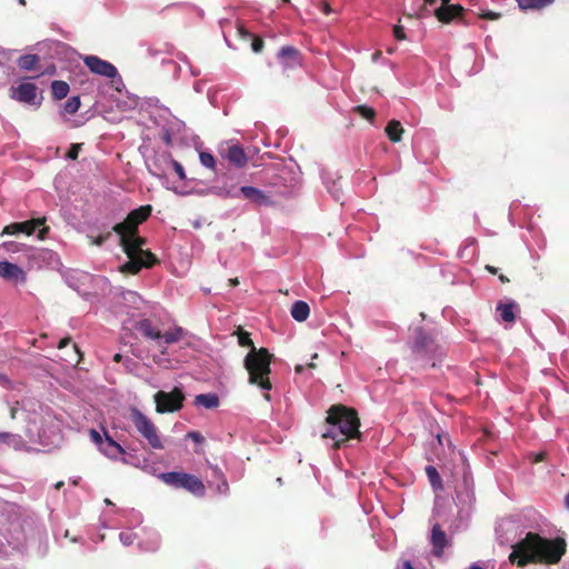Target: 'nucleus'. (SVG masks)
<instances>
[{
	"instance_id": "nucleus-1",
	"label": "nucleus",
	"mask_w": 569,
	"mask_h": 569,
	"mask_svg": "<svg viewBox=\"0 0 569 569\" xmlns=\"http://www.w3.org/2000/svg\"><path fill=\"white\" fill-rule=\"evenodd\" d=\"M567 551L566 540L561 537L548 539L529 531L512 545L508 560L511 565L523 568L531 563L557 565Z\"/></svg>"
},
{
	"instance_id": "nucleus-2",
	"label": "nucleus",
	"mask_w": 569,
	"mask_h": 569,
	"mask_svg": "<svg viewBox=\"0 0 569 569\" xmlns=\"http://www.w3.org/2000/svg\"><path fill=\"white\" fill-rule=\"evenodd\" d=\"M327 429L321 433L323 439H332V448L340 449L350 439H361L360 419L356 409L338 403L327 411Z\"/></svg>"
},
{
	"instance_id": "nucleus-3",
	"label": "nucleus",
	"mask_w": 569,
	"mask_h": 569,
	"mask_svg": "<svg viewBox=\"0 0 569 569\" xmlns=\"http://www.w3.org/2000/svg\"><path fill=\"white\" fill-rule=\"evenodd\" d=\"M119 236V244L128 257V261L120 267L122 273L137 274L142 268H151L159 263L158 258L149 250H143L130 240L133 234L116 232Z\"/></svg>"
},
{
	"instance_id": "nucleus-4",
	"label": "nucleus",
	"mask_w": 569,
	"mask_h": 569,
	"mask_svg": "<svg viewBox=\"0 0 569 569\" xmlns=\"http://www.w3.org/2000/svg\"><path fill=\"white\" fill-rule=\"evenodd\" d=\"M272 357L266 348L256 349V347H252V350L247 353L244 368L249 373V382L251 385H257L263 390L272 388L269 379Z\"/></svg>"
},
{
	"instance_id": "nucleus-5",
	"label": "nucleus",
	"mask_w": 569,
	"mask_h": 569,
	"mask_svg": "<svg viewBox=\"0 0 569 569\" xmlns=\"http://www.w3.org/2000/svg\"><path fill=\"white\" fill-rule=\"evenodd\" d=\"M411 352L412 360L420 367H436L443 357L442 348L421 328L416 330Z\"/></svg>"
},
{
	"instance_id": "nucleus-6",
	"label": "nucleus",
	"mask_w": 569,
	"mask_h": 569,
	"mask_svg": "<svg viewBox=\"0 0 569 569\" xmlns=\"http://www.w3.org/2000/svg\"><path fill=\"white\" fill-rule=\"evenodd\" d=\"M130 420L152 449L162 450L164 448L158 427L138 408L130 409Z\"/></svg>"
},
{
	"instance_id": "nucleus-7",
	"label": "nucleus",
	"mask_w": 569,
	"mask_h": 569,
	"mask_svg": "<svg viewBox=\"0 0 569 569\" xmlns=\"http://www.w3.org/2000/svg\"><path fill=\"white\" fill-rule=\"evenodd\" d=\"M159 478L167 486H170L176 489H186L190 493L198 497H202L206 492V487L203 482L198 477L190 473L170 471L160 473Z\"/></svg>"
},
{
	"instance_id": "nucleus-8",
	"label": "nucleus",
	"mask_w": 569,
	"mask_h": 569,
	"mask_svg": "<svg viewBox=\"0 0 569 569\" xmlns=\"http://www.w3.org/2000/svg\"><path fill=\"white\" fill-rule=\"evenodd\" d=\"M451 0H425L427 10H432L440 22L449 23L462 19L465 9L460 4H451Z\"/></svg>"
},
{
	"instance_id": "nucleus-9",
	"label": "nucleus",
	"mask_w": 569,
	"mask_h": 569,
	"mask_svg": "<svg viewBox=\"0 0 569 569\" xmlns=\"http://www.w3.org/2000/svg\"><path fill=\"white\" fill-rule=\"evenodd\" d=\"M151 212L152 207L150 204L140 206L130 211L122 222L116 223L111 231L134 234V232L139 230V226L151 216Z\"/></svg>"
},
{
	"instance_id": "nucleus-10",
	"label": "nucleus",
	"mask_w": 569,
	"mask_h": 569,
	"mask_svg": "<svg viewBox=\"0 0 569 569\" xmlns=\"http://www.w3.org/2000/svg\"><path fill=\"white\" fill-rule=\"evenodd\" d=\"M183 400L184 396L178 388L170 392L158 391L154 395L156 410L159 413L178 411L182 408Z\"/></svg>"
},
{
	"instance_id": "nucleus-11",
	"label": "nucleus",
	"mask_w": 569,
	"mask_h": 569,
	"mask_svg": "<svg viewBox=\"0 0 569 569\" xmlns=\"http://www.w3.org/2000/svg\"><path fill=\"white\" fill-rule=\"evenodd\" d=\"M83 63L92 73L103 76L109 79H113L118 76V70L112 63L107 60H102L97 56H86L83 58Z\"/></svg>"
},
{
	"instance_id": "nucleus-12",
	"label": "nucleus",
	"mask_w": 569,
	"mask_h": 569,
	"mask_svg": "<svg viewBox=\"0 0 569 569\" xmlns=\"http://www.w3.org/2000/svg\"><path fill=\"white\" fill-rule=\"evenodd\" d=\"M278 59L284 72L300 68L302 66L301 52L291 46L282 47L278 52Z\"/></svg>"
},
{
	"instance_id": "nucleus-13",
	"label": "nucleus",
	"mask_w": 569,
	"mask_h": 569,
	"mask_svg": "<svg viewBox=\"0 0 569 569\" xmlns=\"http://www.w3.org/2000/svg\"><path fill=\"white\" fill-rule=\"evenodd\" d=\"M38 88L34 83L23 82L20 83L17 88L12 89L11 98L31 106H39L40 102L37 101Z\"/></svg>"
},
{
	"instance_id": "nucleus-14",
	"label": "nucleus",
	"mask_w": 569,
	"mask_h": 569,
	"mask_svg": "<svg viewBox=\"0 0 569 569\" xmlns=\"http://www.w3.org/2000/svg\"><path fill=\"white\" fill-rule=\"evenodd\" d=\"M0 277L12 283H24L27 281L26 271L18 264L7 260L0 261Z\"/></svg>"
},
{
	"instance_id": "nucleus-15",
	"label": "nucleus",
	"mask_w": 569,
	"mask_h": 569,
	"mask_svg": "<svg viewBox=\"0 0 569 569\" xmlns=\"http://www.w3.org/2000/svg\"><path fill=\"white\" fill-rule=\"evenodd\" d=\"M44 218H37L23 222H13L4 227L2 234L13 236L24 233L27 236H31L38 227L44 223Z\"/></svg>"
},
{
	"instance_id": "nucleus-16",
	"label": "nucleus",
	"mask_w": 569,
	"mask_h": 569,
	"mask_svg": "<svg viewBox=\"0 0 569 569\" xmlns=\"http://www.w3.org/2000/svg\"><path fill=\"white\" fill-rule=\"evenodd\" d=\"M430 542L432 545V552L436 557L443 555L445 548L448 546L446 532L439 523H435L431 529Z\"/></svg>"
},
{
	"instance_id": "nucleus-17",
	"label": "nucleus",
	"mask_w": 569,
	"mask_h": 569,
	"mask_svg": "<svg viewBox=\"0 0 569 569\" xmlns=\"http://www.w3.org/2000/svg\"><path fill=\"white\" fill-rule=\"evenodd\" d=\"M239 191L243 198L258 206H271L273 203L268 194L256 187L243 186L239 189Z\"/></svg>"
},
{
	"instance_id": "nucleus-18",
	"label": "nucleus",
	"mask_w": 569,
	"mask_h": 569,
	"mask_svg": "<svg viewBox=\"0 0 569 569\" xmlns=\"http://www.w3.org/2000/svg\"><path fill=\"white\" fill-rule=\"evenodd\" d=\"M134 328L147 339L156 340L159 343L162 340V332L158 328L153 327L149 319L138 321Z\"/></svg>"
},
{
	"instance_id": "nucleus-19",
	"label": "nucleus",
	"mask_w": 569,
	"mask_h": 569,
	"mask_svg": "<svg viewBox=\"0 0 569 569\" xmlns=\"http://www.w3.org/2000/svg\"><path fill=\"white\" fill-rule=\"evenodd\" d=\"M104 440L101 443L99 450L110 459H117L119 456L124 453V449L114 441L108 432H104Z\"/></svg>"
},
{
	"instance_id": "nucleus-20",
	"label": "nucleus",
	"mask_w": 569,
	"mask_h": 569,
	"mask_svg": "<svg viewBox=\"0 0 569 569\" xmlns=\"http://www.w3.org/2000/svg\"><path fill=\"white\" fill-rule=\"evenodd\" d=\"M224 157L238 168L247 164L248 158L239 144H232L226 150Z\"/></svg>"
},
{
	"instance_id": "nucleus-21",
	"label": "nucleus",
	"mask_w": 569,
	"mask_h": 569,
	"mask_svg": "<svg viewBox=\"0 0 569 569\" xmlns=\"http://www.w3.org/2000/svg\"><path fill=\"white\" fill-rule=\"evenodd\" d=\"M517 308L518 305L515 301L507 303L499 302L497 305V311L500 313V318L505 322H513L516 320L515 309Z\"/></svg>"
},
{
	"instance_id": "nucleus-22",
	"label": "nucleus",
	"mask_w": 569,
	"mask_h": 569,
	"mask_svg": "<svg viewBox=\"0 0 569 569\" xmlns=\"http://www.w3.org/2000/svg\"><path fill=\"white\" fill-rule=\"evenodd\" d=\"M290 313L296 321L302 322L308 319L310 308L307 302L299 300L292 305Z\"/></svg>"
},
{
	"instance_id": "nucleus-23",
	"label": "nucleus",
	"mask_w": 569,
	"mask_h": 569,
	"mask_svg": "<svg viewBox=\"0 0 569 569\" xmlns=\"http://www.w3.org/2000/svg\"><path fill=\"white\" fill-rule=\"evenodd\" d=\"M403 128L400 121L391 120L386 127V134L392 142H399L402 138Z\"/></svg>"
},
{
	"instance_id": "nucleus-24",
	"label": "nucleus",
	"mask_w": 569,
	"mask_h": 569,
	"mask_svg": "<svg viewBox=\"0 0 569 569\" xmlns=\"http://www.w3.org/2000/svg\"><path fill=\"white\" fill-rule=\"evenodd\" d=\"M194 403L207 409H213L219 406V397L216 393H201L196 397Z\"/></svg>"
},
{
	"instance_id": "nucleus-25",
	"label": "nucleus",
	"mask_w": 569,
	"mask_h": 569,
	"mask_svg": "<svg viewBox=\"0 0 569 569\" xmlns=\"http://www.w3.org/2000/svg\"><path fill=\"white\" fill-rule=\"evenodd\" d=\"M522 10H541L555 2V0H517Z\"/></svg>"
},
{
	"instance_id": "nucleus-26",
	"label": "nucleus",
	"mask_w": 569,
	"mask_h": 569,
	"mask_svg": "<svg viewBox=\"0 0 569 569\" xmlns=\"http://www.w3.org/2000/svg\"><path fill=\"white\" fill-rule=\"evenodd\" d=\"M69 84L62 80H54L51 83V93L56 100L66 98L69 93Z\"/></svg>"
},
{
	"instance_id": "nucleus-27",
	"label": "nucleus",
	"mask_w": 569,
	"mask_h": 569,
	"mask_svg": "<svg viewBox=\"0 0 569 569\" xmlns=\"http://www.w3.org/2000/svg\"><path fill=\"white\" fill-rule=\"evenodd\" d=\"M425 471H426V475L428 477V480H429L431 487L435 490H442L443 489L442 480H441V477H440L438 470L436 469V467L429 465L426 467Z\"/></svg>"
},
{
	"instance_id": "nucleus-28",
	"label": "nucleus",
	"mask_w": 569,
	"mask_h": 569,
	"mask_svg": "<svg viewBox=\"0 0 569 569\" xmlns=\"http://www.w3.org/2000/svg\"><path fill=\"white\" fill-rule=\"evenodd\" d=\"M39 56L37 54H24L18 59V66L22 70H34L39 63Z\"/></svg>"
},
{
	"instance_id": "nucleus-29",
	"label": "nucleus",
	"mask_w": 569,
	"mask_h": 569,
	"mask_svg": "<svg viewBox=\"0 0 569 569\" xmlns=\"http://www.w3.org/2000/svg\"><path fill=\"white\" fill-rule=\"evenodd\" d=\"M183 338V329L181 327H177L172 330H169L162 333V339L164 343L170 345L180 341Z\"/></svg>"
},
{
	"instance_id": "nucleus-30",
	"label": "nucleus",
	"mask_w": 569,
	"mask_h": 569,
	"mask_svg": "<svg viewBox=\"0 0 569 569\" xmlns=\"http://www.w3.org/2000/svg\"><path fill=\"white\" fill-rule=\"evenodd\" d=\"M355 112L361 116L362 118L372 121L376 117V111L373 108L368 106H357L355 109Z\"/></svg>"
},
{
	"instance_id": "nucleus-31",
	"label": "nucleus",
	"mask_w": 569,
	"mask_h": 569,
	"mask_svg": "<svg viewBox=\"0 0 569 569\" xmlns=\"http://www.w3.org/2000/svg\"><path fill=\"white\" fill-rule=\"evenodd\" d=\"M80 108V98L78 96L71 97L64 103V111L69 114H74Z\"/></svg>"
},
{
	"instance_id": "nucleus-32",
	"label": "nucleus",
	"mask_w": 569,
	"mask_h": 569,
	"mask_svg": "<svg viewBox=\"0 0 569 569\" xmlns=\"http://www.w3.org/2000/svg\"><path fill=\"white\" fill-rule=\"evenodd\" d=\"M238 342L241 347H254L252 339L250 338V333L242 329H239L238 332Z\"/></svg>"
},
{
	"instance_id": "nucleus-33",
	"label": "nucleus",
	"mask_w": 569,
	"mask_h": 569,
	"mask_svg": "<svg viewBox=\"0 0 569 569\" xmlns=\"http://www.w3.org/2000/svg\"><path fill=\"white\" fill-rule=\"evenodd\" d=\"M200 162H201L204 167H207V168H209V169H213V168H214V166H216V159H214V157H213L211 153H209V152H201V153H200Z\"/></svg>"
},
{
	"instance_id": "nucleus-34",
	"label": "nucleus",
	"mask_w": 569,
	"mask_h": 569,
	"mask_svg": "<svg viewBox=\"0 0 569 569\" xmlns=\"http://www.w3.org/2000/svg\"><path fill=\"white\" fill-rule=\"evenodd\" d=\"M82 143H72L70 149L68 150L66 157L71 160H77L79 157V152L81 151Z\"/></svg>"
},
{
	"instance_id": "nucleus-35",
	"label": "nucleus",
	"mask_w": 569,
	"mask_h": 569,
	"mask_svg": "<svg viewBox=\"0 0 569 569\" xmlns=\"http://www.w3.org/2000/svg\"><path fill=\"white\" fill-rule=\"evenodd\" d=\"M244 40H251V49L254 52H260L263 49V38H243Z\"/></svg>"
},
{
	"instance_id": "nucleus-36",
	"label": "nucleus",
	"mask_w": 569,
	"mask_h": 569,
	"mask_svg": "<svg viewBox=\"0 0 569 569\" xmlns=\"http://www.w3.org/2000/svg\"><path fill=\"white\" fill-rule=\"evenodd\" d=\"M110 236L111 231H108L106 233L99 234L96 238H91V244L100 247L110 238Z\"/></svg>"
},
{
	"instance_id": "nucleus-37",
	"label": "nucleus",
	"mask_w": 569,
	"mask_h": 569,
	"mask_svg": "<svg viewBox=\"0 0 569 569\" xmlns=\"http://www.w3.org/2000/svg\"><path fill=\"white\" fill-rule=\"evenodd\" d=\"M171 163H172V167H173V170L174 172L177 173V176L179 177L180 180H184L186 179V172H184V169L182 167V164L180 162H178L177 160H171Z\"/></svg>"
},
{
	"instance_id": "nucleus-38",
	"label": "nucleus",
	"mask_w": 569,
	"mask_h": 569,
	"mask_svg": "<svg viewBox=\"0 0 569 569\" xmlns=\"http://www.w3.org/2000/svg\"><path fill=\"white\" fill-rule=\"evenodd\" d=\"M129 238L136 244V247H140L141 249H143V246L147 243L146 238H143L139 234V230H137L134 232V236L129 237Z\"/></svg>"
},
{
	"instance_id": "nucleus-39",
	"label": "nucleus",
	"mask_w": 569,
	"mask_h": 569,
	"mask_svg": "<svg viewBox=\"0 0 569 569\" xmlns=\"http://www.w3.org/2000/svg\"><path fill=\"white\" fill-rule=\"evenodd\" d=\"M91 440L100 448L101 443L103 442V438L96 429H90L89 431Z\"/></svg>"
},
{
	"instance_id": "nucleus-40",
	"label": "nucleus",
	"mask_w": 569,
	"mask_h": 569,
	"mask_svg": "<svg viewBox=\"0 0 569 569\" xmlns=\"http://www.w3.org/2000/svg\"><path fill=\"white\" fill-rule=\"evenodd\" d=\"M187 437L197 443H202L204 441V438L198 431H190Z\"/></svg>"
},
{
	"instance_id": "nucleus-41",
	"label": "nucleus",
	"mask_w": 569,
	"mask_h": 569,
	"mask_svg": "<svg viewBox=\"0 0 569 569\" xmlns=\"http://www.w3.org/2000/svg\"><path fill=\"white\" fill-rule=\"evenodd\" d=\"M480 17L485 18V19H490V20H496L499 18V13H496L493 11H483L481 10V12L478 13Z\"/></svg>"
},
{
	"instance_id": "nucleus-42",
	"label": "nucleus",
	"mask_w": 569,
	"mask_h": 569,
	"mask_svg": "<svg viewBox=\"0 0 569 569\" xmlns=\"http://www.w3.org/2000/svg\"><path fill=\"white\" fill-rule=\"evenodd\" d=\"M2 247H3L8 252H16V251H18V249H19V244H18V243H16V242H12V241H10V242H4V243L2 244Z\"/></svg>"
},
{
	"instance_id": "nucleus-43",
	"label": "nucleus",
	"mask_w": 569,
	"mask_h": 569,
	"mask_svg": "<svg viewBox=\"0 0 569 569\" xmlns=\"http://www.w3.org/2000/svg\"><path fill=\"white\" fill-rule=\"evenodd\" d=\"M71 342V338L70 337H66L63 339H61L58 343V348L59 349H63L66 348L69 343Z\"/></svg>"
},
{
	"instance_id": "nucleus-44",
	"label": "nucleus",
	"mask_w": 569,
	"mask_h": 569,
	"mask_svg": "<svg viewBox=\"0 0 569 569\" xmlns=\"http://www.w3.org/2000/svg\"><path fill=\"white\" fill-rule=\"evenodd\" d=\"M547 453L545 451H541L535 456L533 462H541L546 460Z\"/></svg>"
},
{
	"instance_id": "nucleus-45",
	"label": "nucleus",
	"mask_w": 569,
	"mask_h": 569,
	"mask_svg": "<svg viewBox=\"0 0 569 569\" xmlns=\"http://www.w3.org/2000/svg\"><path fill=\"white\" fill-rule=\"evenodd\" d=\"M12 437L10 432H0V442H8Z\"/></svg>"
},
{
	"instance_id": "nucleus-46",
	"label": "nucleus",
	"mask_w": 569,
	"mask_h": 569,
	"mask_svg": "<svg viewBox=\"0 0 569 569\" xmlns=\"http://www.w3.org/2000/svg\"><path fill=\"white\" fill-rule=\"evenodd\" d=\"M320 9H321L326 14H328V13H330V12H331V9H330L329 4H328V3H326V2H322V3L320 4Z\"/></svg>"
},
{
	"instance_id": "nucleus-47",
	"label": "nucleus",
	"mask_w": 569,
	"mask_h": 569,
	"mask_svg": "<svg viewBox=\"0 0 569 569\" xmlns=\"http://www.w3.org/2000/svg\"><path fill=\"white\" fill-rule=\"evenodd\" d=\"M120 539L123 541V543L129 545L131 543L130 536L126 533H120Z\"/></svg>"
},
{
	"instance_id": "nucleus-48",
	"label": "nucleus",
	"mask_w": 569,
	"mask_h": 569,
	"mask_svg": "<svg viewBox=\"0 0 569 569\" xmlns=\"http://www.w3.org/2000/svg\"><path fill=\"white\" fill-rule=\"evenodd\" d=\"M49 231V228L48 227H43L42 229L39 230V233H38V237L39 239H44V234Z\"/></svg>"
},
{
	"instance_id": "nucleus-49",
	"label": "nucleus",
	"mask_w": 569,
	"mask_h": 569,
	"mask_svg": "<svg viewBox=\"0 0 569 569\" xmlns=\"http://www.w3.org/2000/svg\"><path fill=\"white\" fill-rule=\"evenodd\" d=\"M486 270L489 271L491 274H497L498 273V268H496L493 266L487 264L486 266Z\"/></svg>"
},
{
	"instance_id": "nucleus-50",
	"label": "nucleus",
	"mask_w": 569,
	"mask_h": 569,
	"mask_svg": "<svg viewBox=\"0 0 569 569\" xmlns=\"http://www.w3.org/2000/svg\"><path fill=\"white\" fill-rule=\"evenodd\" d=\"M73 349H74L76 355H77L76 363H79L80 358H81V352H80V350H79L77 345H73Z\"/></svg>"
},
{
	"instance_id": "nucleus-51",
	"label": "nucleus",
	"mask_w": 569,
	"mask_h": 569,
	"mask_svg": "<svg viewBox=\"0 0 569 569\" xmlns=\"http://www.w3.org/2000/svg\"><path fill=\"white\" fill-rule=\"evenodd\" d=\"M229 283L231 287H236L239 284V280H238V278H231V279H229Z\"/></svg>"
},
{
	"instance_id": "nucleus-52",
	"label": "nucleus",
	"mask_w": 569,
	"mask_h": 569,
	"mask_svg": "<svg viewBox=\"0 0 569 569\" xmlns=\"http://www.w3.org/2000/svg\"><path fill=\"white\" fill-rule=\"evenodd\" d=\"M499 280L502 282V283H508L510 280L508 277H506L505 274H499Z\"/></svg>"
},
{
	"instance_id": "nucleus-53",
	"label": "nucleus",
	"mask_w": 569,
	"mask_h": 569,
	"mask_svg": "<svg viewBox=\"0 0 569 569\" xmlns=\"http://www.w3.org/2000/svg\"><path fill=\"white\" fill-rule=\"evenodd\" d=\"M10 417H11V419H16V417H17V408L16 407H12L10 409Z\"/></svg>"
},
{
	"instance_id": "nucleus-54",
	"label": "nucleus",
	"mask_w": 569,
	"mask_h": 569,
	"mask_svg": "<svg viewBox=\"0 0 569 569\" xmlns=\"http://www.w3.org/2000/svg\"><path fill=\"white\" fill-rule=\"evenodd\" d=\"M122 358H123V357H122V355H120V353H116V355L113 356V361H114V362H120V361L122 360Z\"/></svg>"
},
{
	"instance_id": "nucleus-55",
	"label": "nucleus",
	"mask_w": 569,
	"mask_h": 569,
	"mask_svg": "<svg viewBox=\"0 0 569 569\" xmlns=\"http://www.w3.org/2000/svg\"><path fill=\"white\" fill-rule=\"evenodd\" d=\"M305 367L302 365H297L296 368H295V371L297 373H301L303 371Z\"/></svg>"
},
{
	"instance_id": "nucleus-56",
	"label": "nucleus",
	"mask_w": 569,
	"mask_h": 569,
	"mask_svg": "<svg viewBox=\"0 0 569 569\" xmlns=\"http://www.w3.org/2000/svg\"><path fill=\"white\" fill-rule=\"evenodd\" d=\"M403 569H415L413 566L410 563V561L403 562Z\"/></svg>"
},
{
	"instance_id": "nucleus-57",
	"label": "nucleus",
	"mask_w": 569,
	"mask_h": 569,
	"mask_svg": "<svg viewBox=\"0 0 569 569\" xmlns=\"http://www.w3.org/2000/svg\"><path fill=\"white\" fill-rule=\"evenodd\" d=\"M63 486H64V482H63V481H58V482L54 485V488H56L57 490H60Z\"/></svg>"
},
{
	"instance_id": "nucleus-58",
	"label": "nucleus",
	"mask_w": 569,
	"mask_h": 569,
	"mask_svg": "<svg viewBox=\"0 0 569 569\" xmlns=\"http://www.w3.org/2000/svg\"><path fill=\"white\" fill-rule=\"evenodd\" d=\"M240 36L247 37V36H254V34L240 30Z\"/></svg>"
},
{
	"instance_id": "nucleus-59",
	"label": "nucleus",
	"mask_w": 569,
	"mask_h": 569,
	"mask_svg": "<svg viewBox=\"0 0 569 569\" xmlns=\"http://www.w3.org/2000/svg\"><path fill=\"white\" fill-rule=\"evenodd\" d=\"M227 197L236 198L238 196H237V193H232L231 191H228Z\"/></svg>"
},
{
	"instance_id": "nucleus-60",
	"label": "nucleus",
	"mask_w": 569,
	"mask_h": 569,
	"mask_svg": "<svg viewBox=\"0 0 569 569\" xmlns=\"http://www.w3.org/2000/svg\"><path fill=\"white\" fill-rule=\"evenodd\" d=\"M565 502L566 507L569 509V493L566 496Z\"/></svg>"
},
{
	"instance_id": "nucleus-61",
	"label": "nucleus",
	"mask_w": 569,
	"mask_h": 569,
	"mask_svg": "<svg viewBox=\"0 0 569 569\" xmlns=\"http://www.w3.org/2000/svg\"><path fill=\"white\" fill-rule=\"evenodd\" d=\"M307 367H308V368H310V369H313V368H316V365H315L313 362H309V363L307 365Z\"/></svg>"
},
{
	"instance_id": "nucleus-62",
	"label": "nucleus",
	"mask_w": 569,
	"mask_h": 569,
	"mask_svg": "<svg viewBox=\"0 0 569 569\" xmlns=\"http://www.w3.org/2000/svg\"><path fill=\"white\" fill-rule=\"evenodd\" d=\"M263 398H264L267 401H270V399H271V397H270V395H269V393H264V395H263Z\"/></svg>"
},
{
	"instance_id": "nucleus-63",
	"label": "nucleus",
	"mask_w": 569,
	"mask_h": 569,
	"mask_svg": "<svg viewBox=\"0 0 569 569\" xmlns=\"http://www.w3.org/2000/svg\"><path fill=\"white\" fill-rule=\"evenodd\" d=\"M470 569H483V568H482V567H480V566H477V565H472V566L470 567Z\"/></svg>"
},
{
	"instance_id": "nucleus-64",
	"label": "nucleus",
	"mask_w": 569,
	"mask_h": 569,
	"mask_svg": "<svg viewBox=\"0 0 569 569\" xmlns=\"http://www.w3.org/2000/svg\"><path fill=\"white\" fill-rule=\"evenodd\" d=\"M379 54H380V52H376V53H375V56H373V58H375V59H376V58H379Z\"/></svg>"
}]
</instances>
